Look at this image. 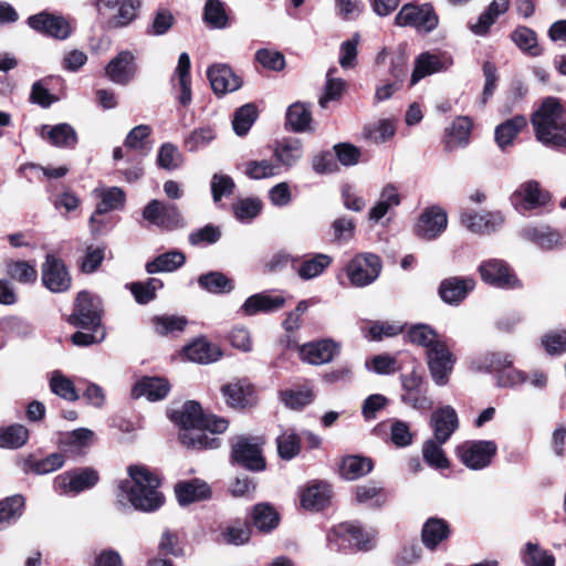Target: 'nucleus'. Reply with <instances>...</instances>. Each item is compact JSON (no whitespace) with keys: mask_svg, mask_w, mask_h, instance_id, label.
<instances>
[{"mask_svg":"<svg viewBox=\"0 0 566 566\" xmlns=\"http://www.w3.org/2000/svg\"><path fill=\"white\" fill-rule=\"evenodd\" d=\"M175 74L178 77L180 88V94L177 98L179 103L186 107L192 101L190 86V57L188 53L184 52L179 55Z\"/></svg>","mask_w":566,"mask_h":566,"instance_id":"obj_42","label":"nucleus"},{"mask_svg":"<svg viewBox=\"0 0 566 566\" xmlns=\"http://www.w3.org/2000/svg\"><path fill=\"white\" fill-rule=\"evenodd\" d=\"M94 432L87 428H78L64 433L60 439V444L64 452L77 455L88 448L92 443Z\"/></svg>","mask_w":566,"mask_h":566,"instance_id":"obj_38","label":"nucleus"},{"mask_svg":"<svg viewBox=\"0 0 566 566\" xmlns=\"http://www.w3.org/2000/svg\"><path fill=\"white\" fill-rule=\"evenodd\" d=\"M524 116H514L496 126L494 132L495 143L501 150L512 146L520 132L526 126Z\"/></svg>","mask_w":566,"mask_h":566,"instance_id":"obj_36","label":"nucleus"},{"mask_svg":"<svg viewBox=\"0 0 566 566\" xmlns=\"http://www.w3.org/2000/svg\"><path fill=\"white\" fill-rule=\"evenodd\" d=\"M520 234L523 239L546 250L564 245L565 243L563 235L557 230L546 224L524 227L520 231Z\"/></svg>","mask_w":566,"mask_h":566,"instance_id":"obj_28","label":"nucleus"},{"mask_svg":"<svg viewBox=\"0 0 566 566\" xmlns=\"http://www.w3.org/2000/svg\"><path fill=\"white\" fill-rule=\"evenodd\" d=\"M478 271L483 282L501 289H513L518 286V280L511 272L503 260L490 259L483 261Z\"/></svg>","mask_w":566,"mask_h":566,"instance_id":"obj_15","label":"nucleus"},{"mask_svg":"<svg viewBox=\"0 0 566 566\" xmlns=\"http://www.w3.org/2000/svg\"><path fill=\"white\" fill-rule=\"evenodd\" d=\"M262 210V202L258 198L240 199L232 205L235 219L242 223H250Z\"/></svg>","mask_w":566,"mask_h":566,"instance_id":"obj_57","label":"nucleus"},{"mask_svg":"<svg viewBox=\"0 0 566 566\" xmlns=\"http://www.w3.org/2000/svg\"><path fill=\"white\" fill-rule=\"evenodd\" d=\"M43 285L53 293H63L71 287L72 279L63 260L48 254L41 269Z\"/></svg>","mask_w":566,"mask_h":566,"instance_id":"obj_12","label":"nucleus"},{"mask_svg":"<svg viewBox=\"0 0 566 566\" xmlns=\"http://www.w3.org/2000/svg\"><path fill=\"white\" fill-rule=\"evenodd\" d=\"M137 65L130 51H120L105 67V75L115 84L127 85L135 77Z\"/></svg>","mask_w":566,"mask_h":566,"instance_id":"obj_22","label":"nucleus"},{"mask_svg":"<svg viewBox=\"0 0 566 566\" xmlns=\"http://www.w3.org/2000/svg\"><path fill=\"white\" fill-rule=\"evenodd\" d=\"M447 224V212L442 208L433 206L422 211L417 221L415 231L421 239L433 240L446 230Z\"/></svg>","mask_w":566,"mask_h":566,"instance_id":"obj_17","label":"nucleus"},{"mask_svg":"<svg viewBox=\"0 0 566 566\" xmlns=\"http://www.w3.org/2000/svg\"><path fill=\"white\" fill-rule=\"evenodd\" d=\"M50 388L53 394L67 401H76L80 396L73 381L60 370H54L50 378Z\"/></svg>","mask_w":566,"mask_h":566,"instance_id":"obj_54","label":"nucleus"},{"mask_svg":"<svg viewBox=\"0 0 566 566\" xmlns=\"http://www.w3.org/2000/svg\"><path fill=\"white\" fill-rule=\"evenodd\" d=\"M472 120L467 116L457 117L450 127L446 129L443 137L444 150L448 153L464 148L470 143Z\"/></svg>","mask_w":566,"mask_h":566,"instance_id":"obj_27","label":"nucleus"},{"mask_svg":"<svg viewBox=\"0 0 566 566\" xmlns=\"http://www.w3.org/2000/svg\"><path fill=\"white\" fill-rule=\"evenodd\" d=\"M286 300L281 294L261 292L249 296L239 308L244 316H254L260 313H273L281 310Z\"/></svg>","mask_w":566,"mask_h":566,"instance_id":"obj_23","label":"nucleus"},{"mask_svg":"<svg viewBox=\"0 0 566 566\" xmlns=\"http://www.w3.org/2000/svg\"><path fill=\"white\" fill-rule=\"evenodd\" d=\"M513 363L514 356L512 354L493 352L485 354L481 358V361L476 366V369L480 371L484 370L488 373H494L495 375H499L501 370L512 367Z\"/></svg>","mask_w":566,"mask_h":566,"instance_id":"obj_50","label":"nucleus"},{"mask_svg":"<svg viewBox=\"0 0 566 566\" xmlns=\"http://www.w3.org/2000/svg\"><path fill=\"white\" fill-rule=\"evenodd\" d=\"M395 23L398 27H411L419 32L429 33L438 27L439 19L431 4L407 3L396 14Z\"/></svg>","mask_w":566,"mask_h":566,"instance_id":"obj_6","label":"nucleus"},{"mask_svg":"<svg viewBox=\"0 0 566 566\" xmlns=\"http://www.w3.org/2000/svg\"><path fill=\"white\" fill-rule=\"evenodd\" d=\"M279 399L287 409L300 411L314 401L315 392L313 386L305 382L280 390Z\"/></svg>","mask_w":566,"mask_h":566,"instance_id":"obj_29","label":"nucleus"},{"mask_svg":"<svg viewBox=\"0 0 566 566\" xmlns=\"http://www.w3.org/2000/svg\"><path fill=\"white\" fill-rule=\"evenodd\" d=\"M336 69H329L326 74V84L323 95L319 97L318 104L322 108H327L328 103L338 99L345 88L346 82L342 78L334 77Z\"/></svg>","mask_w":566,"mask_h":566,"instance_id":"obj_60","label":"nucleus"},{"mask_svg":"<svg viewBox=\"0 0 566 566\" xmlns=\"http://www.w3.org/2000/svg\"><path fill=\"white\" fill-rule=\"evenodd\" d=\"M170 419L180 428V442L197 450L217 449L219 439L207 432L222 433L228 429L224 418L205 415L200 405L192 400L185 402L181 410L171 411Z\"/></svg>","mask_w":566,"mask_h":566,"instance_id":"obj_1","label":"nucleus"},{"mask_svg":"<svg viewBox=\"0 0 566 566\" xmlns=\"http://www.w3.org/2000/svg\"><path fill=\"white\" fill-rule=\"evenodd\" d=\"M332 497L331 485L323 481H314L301 493V504L310 511H319L329 504Z\"/></svg>","mask_w":566,"mask_h":566,"instance_id":"obj_30","label":"nucleus"},{"mask_svg":"<svg viewBox=\"0 0 566 566\" xmlns=\"http://www.w3.org/2000/svg\"><path fill=\"white\" fill-rule=\"evenodd\" d=\"M277 452L280 458L291 460L301 450V439L293 430H285L276 438Z\"/></svg>","mask_w":566,"mask_h":566,"instance_id":"obj_59","label":"nucleus"},{"mask_svg":"<svg viewBox=\"0 0 566 566\" xmlns=\"http://www.w3.org/2000/svg\"><path fill=\"white\" fill-rule=\"evenodd\" d=\"M371 470L373 462L370 459L359 455H349L342 461L339 473L344 479L353 481L366 475Z\"/></svg>","mask_w":566,"mask_h":566,"instance_id":"obj_44","label":"nucleus"},{"mask_svg":"<svg viewBox=\"0 0 566 566\" xmlns=\"http://www.w3.org/2000/svg\"><path fill=\"white\" fill-rule=\"evenodd\" d=\"M243 174L253 180L272 178L280 175L279 165L269 159L248 160L242 165Z\"/></svg>","mask_w":566,"mask_h":566,"instance_id":"obj_48","label":"nucleus"},{"mask_svg":"<svg viewBox=\"0 0 566 566\" xmlns=\"http://www.w3.org/2000/svg\"><path fill=\"white\" fill-rule=\"evenodd\" d=\"M129 479L118 485L117 500L120 504H130L143 512H151L164 503V496L158 491L159 480L148 469L140 465L128 468Z\"/></svg>","mask_w":566,"mask_h":566,"instance_id":"obj_2","label":"nucleus"},{"mask_svg":"<svg viewBox=\"0 0 566 566\" xmlns=\"http://www.w3.org/2000/svg\"><path fill=\"white\" fill-rule=\"evenodd\" d=\"M355 499L361 504L369 503L374 506H381L387 500V494L377 483L369 482L367 484L356 486Z\"/></svg>","mask_w":566,"mask_h":566,"instance_id":"obj_55","label":"nucleus"},{"mask_svg":"<svg viewBox=\"0 0 566 566\" xmlns=\"http://www.w3.org/2000/svg\"><path fill=\"white\" fill-rule=\"evenodd\" d=\"M210 85L214 94L222 96L241 87L242 81L226 64H216L207 72Z\"/></svg>","mask_w":566,"mask_h":566,"instance_id":"obj_26","label":"nucleus"},{"mask_svg":"<svg viewBox=\"0 0 566 566\" xmlns=\"http://www.w3.org/2000/svg\"><path fill=\"white\" fill-rule=\"evenodd\" d=\"M442 444L433 439L426 441L422 448L423 459L436 469H447L449 467V461L441 448Z\"/></svg>","mask_w":566,"mask_h":566,"instance_id":"obj_64","label":"nucleus"},{"mask_svg":"<svg viewBox=\"0 0 566 566\" xmlns=\"http://www.w3.org/2000/svg\"><path fill=\"white\" fill-rule=\"evenodd\" d=\"M175 493L180 505L207 500L211 495L210 486L201 480L195 479L176 484Z\"/></svg>","mask_w":566,"mask_h":566,"instance_id":"obj_32","label":"nucleus"},{"mask_svg":"<svg viewBox=\"0 0 566 566\" xmlns=\"http://www.w3.org/2000/svg\"><path fill=\"white\" fill-rule=\"evenodd\" d=\"M427 364L433 382L446 386L455 364V356L449 349L444 338L426 350Z\"/></svg>","mask_w":566,"mask_h":566,"instance_id":"obj_8","label":"nucleus"},{"mask_svg":"<svg viewBox=\"0 0 566 566\" xmlns=\"http://www.w3.org/2000/svg\"><path fill=\"white\" fill-rule=\"evenodd\" d=\"M24 505V497L20 494L0 500V531L8 528L22 516Z\"/></svg>","mask_w":566,"mask_h":566,"instance_id":"obj_39","label":"nucleus"},{"mask_svg":"<svg viewBox=\"0 0 566 566\" xmlns=\"http://www.w3.org/2000/svg\"><path fill=\"white\" fill-rule=\"evenodd\" d=\"M339 345L333 339H319L303 344L300 349V357L310 365H324L333 360L338 354Z\"/></svg>","mask_w":566,"mask_h":566,"instance_id":"obj_21","label":"nucleus"},{"mask_svg":"<svg viewBox=\"0 0 566 566\" xmlns=\"http://www.w3.org/2000/svg\"><path fill=\"white\" fill-rule=\"evenodd\" d=\"M97 481L98 474L93 469L67 471L54 479V490L60 495H76L93 488Z\"/></svg>","mask_w":566,"mask_h":566,"instance_id":"obj_10","label":"nucleus"},{"mask_svg":"<svg viewBox=\"0 0 566 566\" xmlns=\"http://www.w3.org/2000/svg\"><path fill=\"white\" fill-rule=\"evenodd\" d=\"M374 538V531H366L356 522L339 523L326 535L327 547L343 553L368 551L373 547Z\"/></svg>","mask_w":566,"mask_h":566,"instance_id":"obj_4","label":"nucleus"},{"mask_svg":"<svg viewBox=\"0 0 566 566\" xmlns=\"http://www.w3.org/2000/svg\"><path fill=\"white\" fill-rule=\"evenodd\" d=\"M511 39L515 45L524 53L531 56L541 54L535 31L527 27H517L512 33Z\"/></svg>","mask_w":566,"mask_h":566,"instance_id":"obj_49","label":"nucleus"},{"mask_svg":"<svg viewBox=\"0 0 566 566\" xmlns=\"http://www.w3.org/2000/svg\"><path fill=\"white\" fill-rule=\"evenodd\" d=\"M253 523L260 531L269 532L277 526L279 515L272 506L261 503L254 507Z\"/></svg>","mask_w":566,"mask_h":566,"instance_id":"obj_62","label":"nucleus"},{"mask_svg":"<svg viewBox=\"0 0 566 566\" xmlns=\"http://www.w3.org/2000/svg\"><path fill=\"white\" fill-rule=\"evenodd\" d=\"M332 263V258L324 253H316L305 259L298 265L296 272L302 280H312L319 276Z\"/></svg>","mask_w":566,"mask_h":566,"instance_id":"obj_45","label":"nucleus"},{"mask_svg":"<svg viewBox=\"0 0 566 566\" xmlns=\"http://www.w3.org/2000/svg\"><path fill=\"white\" fill-rule=\"evenodd\" d=\"M312 114L310 107L301 102L292 104L286 111V123L293 132L300 133L310 129Z\"/></svg>","mask_w":566,"mask_h":566,"instance_id":"obj_46","label":"nucleus"},{"mask_svg":"<svg viewBox=\"0 0 566 566\" xmlns=\"http://www.w3.org/2000/svg\"><path fill=\"white\" fill-rule=\"evenodd\" d=\"M186 262V255L178 250H171L159 254L153 261L146 263V271L149 274L160 272H174L181 268Z\"/></svg>","mask_w":566,"mask_h":566,"instance_id":"obj_40","label":"nucleus"},{"mask_svg":"<svg viewBox=\"0 0 566 566\" xmlns=\"http://www.w3.org/2000/svg\"><path fill=\"white\" fill-rule=\"evenodd\" d=\"M188 321L185 316L161 315L153 318L155 332L159 335H176L181 333Z\"/></svg>","mask_w":566,"mask_h":566,"instance_id":"obj_56","label":"nucleus"},{"mask_svg":"<svg viewBox=\"0 0 566 566\" xmlns=\"http://www.w3.org/2000/svg\"><path fill=\"white\" fill-rule=\"evenodd\" d=\"M524 566H555L554 555L537 543L527 542L521 551Z\"/></svg>","mask_w":566,"mask_h":566,"instance_id":"obj_43","label":"nucleus"},{"mask_svg":"<svg viewBox=\"0 0 566 566\" xmlns=\"http://www.w3.org/2000/svg\"><path fill=\"white\" fill-rule=\"evenodd\" d=\"M184 354L188 360L199 364L217 361L222 355L219 346L202 338L186 346Z\"/></svg>","mask_w":566,"mask_h":566,"instance_id":"obj_33","label":"nucleus"},{"mask_svg":"<svg viewBox=\"0 0 566 566\" xmlns=\"http://www.w3.org/2000/svg\"><path fill=\"white\" fill-rule=\"evenodd\" d=\"M430 423L434 439L439 443H446L458 429L459 419L451 406H444L432 412Z\"/></svg>","mask_w":566,"mask_h":566,"instance_id":"obj_25","label":"nucleus"},{"mask_svg":"<svg viewBox=\"0 0 566 566\" xmlns=\"http://www.w3.org/2000/svg\"><path fill=\"white\" fill-rule=\"evenodd\" d=\"M511 203L520 213L543 207L549 200V195L541 188L536 180L521 184L510 197Z\"/></svg>","mask_w":566,"mask_h":566,"instance_id":"obj_11","label":"nucleus"},{"mask_svg":"<svg viewBox=\"0 0 566 566\" xmlns=\"http://www.w3.org/2000/svg\"><path fill=\"white\" fill-rule=\"evenodd\" d=\"M400 202L401 197L398 191V188L392 184L386 185L381 189L377 202L369 210V220L378 222L389 212L390 209L398 207Z\"/></svg>","mask_w":566,"mask_h":566,"instance_id":"obj_35","label":"nucleus"},{"mask_svg":"<svg viewBox=\"0 0 566 566\" xmlns=\"http://www.w3.org/2000/svg\"><path fill=\"white\" fill-rule=\"evenodd\" d=\"M28 24L34 31L59 40H65L71 34V27L63 17L44 11L29 17Z\"/></svg>","mask_w":566,"mask_h":566,"instance_id":"obj_19","label":"nucleus"},{"mask_svg":"<svg viewBox=\"0 0 566 566\" xmlns=\"http://www.w3.org/2000/svg\"><path fill=\"white\" fill-rule=\"evenodd\" d=\"M531 122L543 145L554 149L566 147V105L559 99L546 98L533 113Z\"/></svg>","mask_w":566,"mask_h":566,"instance_id":"obj_3","label":"nucleus"},{"mask_svg":"<svg viewBox=\"0 0 566 566\" xmlns=\"http://www.w3.org/2000/svg\"><path fill=\"white\" fill-rule=\"evenodd\" d=\"M460 221L469 231L485 234L496 231L504 223V217L499 211L480 213L473 210H463Z\"/></svg>","mask_w":566,"mask_h":566,"instance_id":"obj_18","label":"nucleus"},{"mask_svg":"<svg viewBox=\"0 0 566 566\" xmlns=\"http://www.w3.org/2000/svg\"><path fill=\"white\" fill-rule=\"evenodd\" d=\"M69 322L76 327L99 332L102 325V301L86 291H81L75 300Z\"/></svg>","mask_w":566,"mask_h":566,"instance_id":"obj_5","label":"nucleus"},{"mask_svg":"<svg viewBox=\"0 0 566 566\" xmlns=\"http://www.w3.org/2000/svg\"><path fill=\"white\" fill-rule=\"evenodd\" d=\"M39 136L56 148H74L77 144V133L67 123L56 125L44 124L39 128Z\"/></svg>","mask_w":566,"mask_h":566,"instance_id":"obj_24","label":"nucleus"},{"mask_svg":"<svg viewBox=\"0 0 566 566\" xmlns=\"http://www.w3.org/2000/svg\"><path fill=\"white\" fill-rule=\"evenodd\" d=\"M408 338L412 344L426 347L427 350L443 339L442 336L427 324L411 326L408 331Z\"/></svg>","mask_w":566,"mask_h":566,"instance_id":"obj_51","label":"nucleus"},{"mask_svg":"<svg viewBox=\"0 0 566 566\" xmlns=\"http://www.w3.org/2000/svg\"><path fill=\"white\" fill-rule=\"evenodd\" d=\"M164 286L159 279H148L145 282H133L127 285L138 304H148L156 297V292Z\"/></svg>","mask_w":566,"mask_h":566,"instance_id":"obj_52","label":"nucleus"},{"mask_svg":"<svg viewBox=\"0 0 566 566\" xmlns=\"http://www.w3.org/2000/svg\"><path fill=\"white\" fill-rule=\"evenodd\" d=\"M258 116L256 107L253 104L241 106L235 113L232 120L233 130L239 136H244L255 122Z\"/></svg>","mask_w":566,"mask_h":566,"instance_id":"obj_61","label":"nucleus"},{"mask_svg":"<svg viewBox=\"0 0 566 566\" xmlns=\"http://www.w3.org/2000/svg\"><path fill=\"white\" fill-rule=\"evenodd\" d=\"M273 156L275 164L286 169L293 167L303 156L302 144L298 139H283L274 144Z\"/></svg>","mask_w":566,"mask_h":566,"instance_id":"obj_34","label":"nucleus"},{"mask_svg":"<svg viewBox=\"0 0 566 566\" xmlns=\"http://www.w3.org/2000/svg\"><path fill=\"white\" fill-rule=\"evenodd\" d=\"M64 464V457L61 453H52L44 459L29 460L25 463V470L35 474L51 473Z\"/></svg>","mask_w":566,"mask_h":566,"instance_id":"obj_63","label":"nucleus"},{"mask_svg":"<svg viewBox=\"0 0 566 566\" xmlns=\"http://www.w3.org/2000/svg\"><path fill=\"white\" fill-rule=\"evenodd\" d=\"M474 287L475 280L471 276H451L441 281L439 295L444 303L458 306Z\"/></svg>","mask_w":566,"mask_h":566,"instance_id":"obj_20","label":"nucleus"},{"mask_svg":"<svg viewBox=\"0 0 566 566\" xmlns=\"http://www.w3.org/2000/svg\"><path fill=\"white\" fill-rule=\"evenodd\" d=\"M380 271V259L373 253L358 254L346 266L347 277L356 287L371 284L379 276Z\"/></svg>","mask_w":566,"mask_h":566,"instance_id":"obj_9","label":"nucleus"},{"mask_svg":"<svg viewBox=\"0 0 566 566\" xmlns=\"http://www.w3.org/2000/svg\"><path fill=\"white\" fill-rule=\"evenodd\" d=\"M200 289L211 294H226L234 289L233 281L219 271H210L197 279Z\"/></svg>","mask_w":566,"mask_h":566,"instance_id":"obj_41","label":"nucleus"},{"mask_svg":"<svg viewBox=\"0 0 566 566\" xmlns=\"http://www.w3.org/2000/svg\"><path fill=\"white\" fill-rule=\"evenodd\" d=\"M452 65L453 59L448 52H423L415 60V69L411 74L410 84L415 85L421 78L433 73L447 71Z\"/></svg>","mask_w":566,"mask_h":566,"instance_id":"obj_16","label":"nucleus"},{"mask_svg":"<svg viewBox=\"0 0 566 566\" xmlns=\"http://www.w3.org/2000/svg\"><path fill=\"white\" fill-rule=\"evenodd\" d=\"M170 390L168 380L160 377H144L132 389L133 398L146 397L150 401H157L167 396Z\"/></svg>","mask_w":566,"mask_h":566,"instance_id":"obj_31","label":"nucleus"},{"mask_svg":"<svg viewBox=\"0 0 566 566\" xmlns=\"http://www.w3.org/2000/svg\"><path fill=\"white\" fill-rule=\"evenodd\" d=\"M143 218L159 228L171 230L182 227V217L174 203L151 200L143 210Z\"/></svg>","mask_w":566,"mask_h":566,"instance_id":"obj_14","label":"nucleus"},{"mask_svg":"<svg viewBox=\"0 0 566 566\" xmlns=\"http://www.w3.org/2000/svg\"><path fill=\"white\" fill-rule=\"evenodd\" d=\"M449 535V524L443 518L430 517L422 526V542L429 549H434Z\"/></svg>","mask_w":566,"mask_h":566,"instance_id":"obj_37","label":"nucleus"},{"mask_svg":"<svg viewBox=\"0 0 566 566\" xmlns=\"http://www.w3.org/2000/svg\"><path fill=\"white\" fill-rule=\"evenodd\" d=\"M496 452L497 446L492 440L465 441L457 449L461 462L471 470L489 467Z\"/></svg>","mask_w":566,"mask_h":566,"instance_id":"obj_7","label":"nucleus"},{"mask_svg":"<svg viewBox=\"0 0 566 566\" xmlns=\"http://www.w3.org/2000/svg\"><path fill=\"white\" fill-rule=\"evenodd\" d=\"M101 199L97 205L98 213H107L113 210H120L125 205V193L118 187L101 189L98 192Z\"/></svg>","mask_w":566,"mask_h":566,"instance_id":"obj_58","label":"nucleus"},{"mask_svg":"<svg viewBox=\"0 0 566 566\" xmlns=\"http://www.w3.org/2000/svg\"><path fill=\"white\" fill-rule=\"evenodd\" d=\"M29 439V430L19 423L0 427V448L19 449L23 447Z\"/></svg>","mask_w":566,"mask_h":566,"instance_id":"obj_47","label":"nucleus"},{"mask_svg":"<svg viewBox=\"0 0 566 566\" xmlns=\"http://www.w3.org/2000/svg\"><path fill=\"white\" fill-rule=\"evenodd\" d=\"M232 458L251 471H262L265 468L261 443L258 438L239 437L232 446Z\"/></svg>","mask_w":566,"mask_h":566,"instance_id":"obj_13","label":"nucleus"},{"mask_svg":"<svg viewBox=\"0 0 566 566\" xmlns=\"http://www.w3.org/2000/svg\"><path fill=\"white\" fill-rule=\"evenodd\" d=\"M184 164V155L179 148L171 143H164L158 150L157 165L165 170L179 169Z\"/></svg>","mask_w":566,"mask_h":566,"instance_id":"obj_53","label":"nucleus"}]
</instances>
